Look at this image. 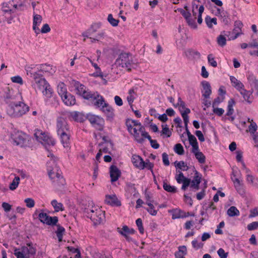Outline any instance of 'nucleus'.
Instances as JSON below:
<instances>
[{
	"label": "nucleus",
	"mask_w": 258,
	"mask_h": 258,
	"mask_svg": "<svg viewBox=\"0 0 258 258\" xmlns=\"http://www.w3.org/2000/svg\"><path fill=\"white\" fill-rule=\"evenodd\" d=\"M30 77L32 79L31 86L37 93L41 92L47 99L52 96V89L42 75L32 72L30 73ZM46 101L48 100L47 99Z\"/></svg>",
	"instance_id": "obj_1"
},
{
	"label": "nucleus",
	"mask_w": 258,
	"mask_h": 258,
	"mask_svg": "<svg viewBox=\"0 0 258 258\" xmlns=\"http://www.w3.org/2000/svg\"><path fill=\"white\" fill-rule=\"evenodd\" d=\"M29 110V107L23 101H11L7 108V114L13 117H19Z\"/></svg>",
	"instance_id": "obj_2"
},
{
	"label": "nucleus",
	"mask_w": 258,
	"mask_h": 258,
	"mask_svg": "<svg viewBox=\"0 0 258 258\" xmlns=\"http://www.w3.org/2000/svg\"><path fill=\"white\" fill-rule=\"evenodd\" d=\"M47 170L49 178L55 184L60 186L65 184L61 172L58 169L54 159H50L47 162Z\"/></svg>",
	"instance_id": "obj_3"
},
{
	"label": "nucleus",
	"mask_w": 258,
	"mask_h": 258,
	"mask_svg": "<svg viewBox=\"0 0 258 258\" xmlns=\"http://www.w3.org/2000/svg\"><path fill=\"white\" fill-rule=\"evenodd\" d=\"M204 11V7L203 5H201L199 8H198V5L195 4V3L192 4V13L193 14V16H195L194 19H192L191 18V16L188 18L186 20L188 25L192 28H197V25L195 22V20L197 18L196 15L197 14V12H198V22L199 24H201L202 23L203 19L202 18V15Z\"/></svg>",
	"instance_id": "obj_4"
},
{
	"label": "nucleus",
	"mask_w": 258,
	"mask_h": 258,
	"mask_svg": "<svg viewBox=\"0 0 258 258\" xmlns=\"http://www.w3.org/2000/svg\"><path fill=\"white\" fill-rule=\"evenodd\" d=\"M36 252V248L35 245L32 243H29L22 248L21 251L15 250L14 254L17 258H29L31 256H34Z\"/></svg>",
	"instance_id": "obj_5"
},
{
	"label": "nucleus",
	"mask_w": 258,
	"mask_h": 258,
	"mask_svg": "<svg viewBox=\"0 0 258 258\" xmlns=\"http://www.w3.org/2000/svg\"><path fill=\"white\" fill-rule=\"evenodd\" d=\"M132 63L131 55L127 53H121L115 61L116 66L126 69L128 71L131 70Z\"/></svg>",
	"instance_id": "obj_6"
},
{
	"label": "nucleus",
	"mask_w": 258,
	"mask_h": 258,
	"mask_svg": "<svg viewBox=\"0 0 258 258\" xmlns=\"http://www.w3.org/2000/svg\"><path fill=\"white\" fill-rule=\"evenodd\" d=\"M34 136L36 140L44 146H54L55 141L41 130H35Z\"/></svg>",
	"instance_id": "obj_7"
},
{
	"label": "nucleus",
	"mask_w": 258,
	"mask_h": 258,
	"mask_svg": "<svg viewBox=\"0 0 258 258\" xmlns=\"http://www.w3.org/2000/svg\"><path fill=\"white\" fill-rule=\"evenodd\" d=\"M75 87L77 94L85 99L88 100L90 98H94L95 95L97 96V94L93 93L92 92L86 90L85 86L79 82L76 83Z\"/></svg>",
	"instance_id": "obj_8"
},
{
	"label": "nucleus",
	"mask_w": 258,
	"mask_h": 258,
	"mask_svg": "<svg viewBox=\"0 0 258 258\" xmlns=\"http://www.w3.org/2000/svg\"><path fill=\"white\" fill-rule=\"evenodd\" d=\"M87 118L94 127L98 131H102L104 126V120L103 118L95 115H89Z\"/></svg>",
	"instance_id": "obj_9"
},
{
	"label": "nucleus",
	"mask_w": 258,
	"mask_h": 258,
	"mask_svg": "<svg viewBox=\"0 0 258 258\" xmlns=\"http://www.w3.org/2000/svg\"><path fill=\"white\" fill-rule=\"evenodd\" d=\"M95 211L91 215H88L95 225L100 224L104 221V213L100 209L95 208Z\"/></svg>",
	"instance_id": "obj_10"
},
{
	"label": "nucleus",
	"mask_w": 258,
	"mask_h": 258,
	"mask_svg": "<svg viewBox=\"0 0 258 258\" xmlns=\"http://www.w3.org/2000/svg\"><path fill=\"white\" fill-rule=\"evenodd\" d=\"M57 134H62L65 132H70L69 127L65 118L58 117L56 120Z\"/></svg>",
	"instance_id": "obj_11"
},
{
	"label": "nucleus",
	"mask_w": 258,
	"mask_h": 258,
	"mask_svg": "<svg viewBox=\"0 0 258 258\" xmlns=\"http://www.w3.org/2000/svg\"><path fill=\"white\" fill-rule=\"evenodd\" d=\"M38 218L41 222L48 225H56L58 222L57 217H50L43 212H41L38 215Z\"/></svg>",
	"instance_id": "obj_12"
},
{
	"label": "nucleus",
	"mask_w": 258,
	"mask_h": 258,
	"mask_svg": "<svg viewBox=\"0 0 258 258\" xmlns=\"http://www.w3.org/2000/svg\"><path fill=\"white\" fill-rule=\"evenodd\" d=\"M117 232L123 236L128 241H133V239L129 236L130 234H134L135 230L133 228H130L128 226L124 225L122 228H117Z\"/></svg>",
	"instance_id": "obj_13"
},
{
	"label": "nucleus",
	"mask_w": 258,
	"mask_h": 258,
	"mask_svg": "<svg viewBox=\"0 0 258 258\" xmlns=\"http://www.w3.org/2000/svg\"><path fill=\"white\" fill-rule=\"evenodd\" d=\"M17 145L21 147H25L29 146L28 137L25 134L19 135L14 140Z\"/></svg>",
	"instance_id": "obj_14"
},
{
	"label": "nucleus",
	"mask_w": 258,
	"mask_h": 258,
	"mask_svg": "<svg viewBox=\"0 0 258 258\" xmlns=\"http://www.w3.org/2000/svg\"><path fill=\"white\" fill-rule=\"evenodd\" d=\"M105 203L112 206L118 207L121 206V202L119 201L115 195H106L105 197Z\"/></svg>",
	"instance_id": "obj_15"
},
{
	"label": "nucleus",
	"mask_w": 258,
	"mask_h": 258,
	"mask_svg": "<svg viewBox=\"0 0 258 258\" xmlns=\"http://www.w3.org/2000/svg\"><path fill=\"white\" fill-rule=\"evenodd\" d=\"M42 21V18L41 16L35 14L33 16V29L35 33L37 34L40 32V30L39 28V26L41 23Z\"/></svg>",
	"instance_id": "obj_16"
},
{
	"label": "nucleus",
	"mask_w": 258,
	"mask_h": 258,
	"mask_svg": "<svg viewBox=\"0 0 258 258\" xmlns=\"http://www.w3.org/2000/svg\"><path fill=\"white\" fill-rule=\"evenodd\" d=\"M121 172L119 169L115 165H111L110 167V176L111 182L117 181L120 176Z\"/></svg>",
	"instance_id": "obj_17"
},
{
	"label": "nucleus",
	"mask_w": 258,
	"mask_h": 258,
	"mask_svg": "<svg viewBox=\"0 0 258 258\" xmlns=\"http://www.w3.org/2000/svg\"><path fill=\"white\" fill-rule=\"evenodd\" d=\"M203 86V90L202 91L203 96L205 99L210 98V96L212 93L211 87L209 82L207 81H203L202 83Z\"/></svg>",
	"instance_id": "obj_18"
},
{
	"label": "nucleus",
	"mask_w": 258,
	"mask_h": 258,
	"mask_svg": "<svg viewBox=\"0 0 258 258\" xmlns=\"http://www.w3.org/2000/svg\"><path fill=\"white\" fill-rule=\"evenodd\" d=\"M58 135L60 136V141L63 147L69 148L71 144L70 132H65Z\"/></svg>",
	"instance_id": "obj_19"
},
{
	"label": "nucleus",
	"mask_w": 258,
	"mask_h": 258,
	"mask_svg": "<svg viewBox=\"0 0 258 258\" xmlns=\"http://www.w3.org/2000/svg\"><path fill=\"white\" fill-rule=\"evenodd\" d=\"M132 161L135 166L140 169L145 168L144 161L139 156L134 155L132 158Z\"/></svg>",
	"instance_id": "obj_20"
},
{
	"label": "nucleus",
	"mask_w": 258,
	"mask_h": 258,
	"mask_svg": "<svg viewBox=\"0 0 258 258\" xmlns=\"http://www.w3.org/2000/svg\"><path fill=\"white\" fill-rule=\"evenodd\" d=\"M172 213V218L173 219L183 218L188 217L189 215V213H185L179 209H174L171 211Z\"/></svg>",
	"instance_id": "obj_21"
},
{
	"label": "nucleus",
	"mask_w": 258,
	"mask_h": 258,
	"mask_svg": "<svg viewBox=\"0 0 258 258\" xmlns=\"http://www.w3.org/2000/svg\"><path fill=\"white\" fill-rule=\"evenodd\" d=\"M238 91L240 92V93L242 96L245 101L249 104L252 102V99L251 96L253 92L252 90L247 91L243 88Z\"/></svg>",
	"instance_id": "obj_22"
},
{
	"label": "nucleus",
	"mask_w": 258,
	"mask_h": 258,
	"mask_svg": "<svg viewBox=\"0 0 258 258\" xmlns=\"http://www.w3.org/2000/svg\"><path fill=\"white\" fill-rule=\"evenodd\" d=\"M93 93L97 94V96L95 95L94 98H90L89 100L91 101L96 100L94 103V105L96 106L100 107L101 108L102 106H103L106 103L104 98L102 96L100 95L98 92H93Z\"/></svg>",
	"instance_id": "obj_23"
},
{
	"label": "nucleus",
	"mask_w": 258,
	"mask_h": 258,
	"mask_svg": "<svg viewBox=\"0 0 258 258\" xmlns=\"http://www.w3.org/2000/svg\"><path fill=\"white\" fill-rule=\"evenodd\" d=\"M61 100L63 102L68 106L73 105L76 103L75 97L70 93L67 94L64 97L61 98Z\"/></svg>",
	"instance_id": "obj_24"
},
{
	"label": "nucleus",
	"mask_w": 258,
	"mask_h": 258,
	"mask_svg": "<svg viewBox=\"0 0 258 258\" xmlns=\"http://www.w3.org/2000/svg\"><path fill=\"white\" fill-rule=\"evenodd\" d=\"M101 110L106 115L108 118H112L114 115V110L106 103L101 108Z\"/></svg>",
	"instance_id": "obj_25"
},
{
	"label": "nucleus",
	"mask_w": 258,
	"mask_h": 258,
	"mask_svg": "<svg viewBox=\"0 0 258 258\" xmlns=\"http://www.w3.org/2000/svg\"><path fill=\"white\" fill-rule=\"evenodd\" d=\"M201 176H200L199 172L196 171L195 175L193 180L190 182V187H192L197 190L199 188V184L201 182Z\"/></svg>",
	"instance_id": "obj_26"
},
{
	"label": "nucleus",
	"mask_w": 258,
	"mask_h": 258,
	"mask_svg": "<svg viewBox=\"0 0 258 258\" xmlns=\"http://www.w3.org/2000/svg\"><path fill=\"white\" fill-rule=\"evenodd\" d=\"M126 125L128 132H131L133 127L143 126L141 123L137 120L127 119L126 121Z\"/></svg>",
	"instance_id": "obj_27"
},
{
	"label": "nucleus",
	"mask_w": 258,
	"mask_h": 258,
	"mask_svg": "<svg viewBox=\"0 0 258 258\" xmlns=\"http://www.w3.org/2000/svg\"><path fill=\"white\" fill-rule=\"evenodd\" d=\"M57 92L61 98L68 94L66 85L62 82H59L57 85Z\"/></svg>",
	"instance_id": "obj_28"
},
{
	"label": "nucleus",
	"mask_w": 258,
	"mask_h": 258,
	"mask_svg": "<svg viewBox=\"0 0 258 258\" xmlns=\"http://www.w3.org/2000/svg\"><path fill=\"white\" fill-rule=\"evenodd\" d=\"M230 80L232 86L237 90H240L244 88V85L234 76H230Z\"/></svg>",
	"instance_id": "obj_29"
},
{
	"label": "nucleus",
	"mask_w": 258,
	"mask_h": 258,
	"mask_svg": "<svg viewBox=\"0 0 258 258\" xmlns=\"http://www.w3.org/2000/svg\"><path fill=\"white\" fill-rule=\"evenodd\" d=\"M187 253L186 247L185 246H180L178 247V251L175 253L176 258H184V255Z\"/></svg>",
	"instance_id": "obj_30"
},
{
	"label": "nucleus",
	"mask_w": 258,
	"mask_h": 258,
	"mask_svg": "<svg viewBox=\"0 0 258 258\" xmlns=\"http://www.w3.org/2000/svg\"><path fill=\"white\" fill-rule=\"evenodd\" d=\"M234 186L237 190V191L240 194L243 195L244 193V190L243 189V186L241 182L239 179L236 178L235 179L233 180Z\"/></svg>",
	"instance_id": "obj_31"
},
{
	"label": "nucleus",
	"mask_w": 258,
	"mask_h": 258,
	"mask_svg": "<svg viewBox=\"0 0 258 258\" xmlns=\"http://www.w3.org/2000/svg\"><path fill=\"white\" fill-rule=\"evenodd\" d=\"M51 204L55 212L62 211L64 210V207L61 203H58L56 200L51 201Z\"/></svg>",
	"instance_id": "obj_32"
},
{
	"label": "nucleus",
	"mask_w": 258,
	"mask_h": 258,
	"mask_svg": "<svg viewBox=\"0 0 258 258\" xmlns=\"http://www.w3.org/2000/svg\"><path fill=\"white\" fill-rule=\"evenodd\" d=\"M227 214L229 217L238 216L240 212L236 207L231 206L228 209Z\"/></svg>",
	"instance_id": "obj_33"
},
{
	"label": "nucleus",
	"mask_w": 258,
	"mask_h": 258,
	"mask_svg": "<svg viewBox=\"0 0 258 258\" xmlns=\"http://www.w3.org/2000/svg\"><path fill=\"white\" fill-rule=\"evenodd\" d=\"M190 113V109H186L185 110H181L180 113L183 118L184 123L185 124V127H187V124L189 121V117L188 114Z\"/></svg>",
	"instance_id": "obj_34"
},
{
	"label": "nucleus",
	"mask_w": 258,
	"mask_h": 258,
	"mask_svg": "<svg viewBox=\"0 0 258 258\" xmlns=\"http://www.w3.org/2000/svg\"><path fill=\"white\" fill-rule=\"evenodd\" d=\"M57 230L55 233L59 242L62 241V237L65 231V229L62 226L57 225Z\"/></svg>",
	"instance_id": "obj_35"
},
{
	"label": "nucleus",
	"mask_w": 258,
	"mask_h": 258,
	"mask_svg": "<svg viewBox=\"0 0 258 258\" xmlns=\"http://www.w3.org/2000/svg\"><path fill=\"white\" fill-rule=\"evenodd\" d=\"M132 135H133L136 140L138 143H142L144 141L143 137L141 136V132L139 131H137L135 133H133V130H132L131 132H129Z\"/></svg>",
	"instance_id": "obj_36"
},
{
	"label": "nucleus",
	"mask_w": 258,
	"mask_h": 258,
	"mask_svg": "<svg viewBox=\"0 0 258 258\" xmlns=\"http://www.w3.org/2000/svg\"><path fill=\"white\" fill-rule=\"evenodd\" d=\"M247 79L250 85L255 88H258V81L253 75H249Z\"/></svg>",
	"instance_id": "obj_37"
},
{
	"label": "nucleus",
	"mask_w": 258,
	"mask_h": 258,
	"mask_svg": "<svg viewBox=\"0 0 258 258\" xmlns=\"http://www.w3.org/2000/svg\"><path fill=\"white\" fill-rule=\"evenodd\" d=\"M12 3H14V1H10L8 3H4L3 4V11L6 13H11L12 12V10L11 9V8L12 6H11V4Z\"/></svg>",
	"instance_id": "obj_38"
},
{
	"label": "nucleus",
	"mask_w": 258,
	"mask_h": 258,
	"mask_svg": "<svg viewBox=\"0 0 258 258\" xmlns=\"http://www.w3.org/2000/svg\"><path fill=\"white\" fill-rule=\"evenodd\" d=\"M175 166L183 171H186L188 169L187 164L183 161L179 162L175 161L174 162Z\"/></svg>",
	"instance_id": "obj_39"
},
{
	"label": "nucleus",
	"mask_w": 258,
	"mask_h": 258,
	"mask_svg": "<svg viewBox=\"0 0 258 258\" xmlns=\"http://www.w3.org/2000/svg\"><path fill=\"white\" fill-rule=\"evenodd\" d=\"M186 55L189 57H192L195 58H199L200 57V53L197 51L191 49H188L185 52Z\"/></svg>",
	"instance_id": "obj_40"
},
{
	"label": "nucleus",
	"mask_w": 258,
	"mask_h": 258,
	"mask_svg": "<svg viewBox=\"0 0 258 258\" xmlns=\"http://www.w3.org/2000/svg\"><path fill=\"white\" fill-rule=\"evenodd\" d=\"M235 101L233 99H231L229 100L228 104V110L226 113L227 115L230 116L233 113L234 109L233 107Z\"/></svg>",
	"instance_id": "obj_41"
},
{
	"label": "nucleus",
	"mask_w": 258,
	"mask_h": 258,
	"mask_svg": "<svg viewBox=\"0 0 258 258\" xmlns=\"http://www.w3.org/2000/svg\"><path fill=\"white\" fill-rule=\"evenodd\" d=\"M20 179L19 176H16L10 184V189L12 190L16 189L20 183Z\"/></svg>",
	"instance_id": "obj_42"
},
{
	"label": "nucleus",
	"mask_w": 258,
	"mask_h": 258,
	"mask_svg": "<svg viewBox=\"0 0 258 258\" xmlns=\"http://www.w3.org/2000/svg\"><path fill=\"white\" fill-rule=\"evenodd\" d=\"M40 71L42 72H48L50 73H52L54 72L52 66L46 64H41L40 67Z\"/></svg>",
	"instance_id": "obj_43"
},
{
	"label": "nucleus",
	"mask_w": 258,
	"mask_h": 258,
	"mask_svg": "<svg viewBox=\"0 0 258 258\" xmlns=\"http://www.w3.org/2000/svg\"><path fill=\"white\" fill-rule=\"evenodd\" d=\"M146 136L145 138H147L149 140L150 142L151 147L155 149L159 148V144L157 143L156 140H154L151 139V136L148 134H145Z\"/></svg>",
	"instance_id": "obj_44"
},
{
	"label": "nucleus",
	"mask_w": 258,
	"mask_h": 258,
	"mask_svg": "<svg viewBox=\"0 0 258 258\" xmlns=\"http://www.w3.org/2000/svg\"><path fill=\"white\" fill-rule=\"evenodd\" d=\"M205 22L209 28H212L213 24H217V19L216 18H211L209 16H207L205 18Z\"/></svg>",
	"instance_id": "obj_45"
},
{
	"label": "nucleus",
	"mask_w": 258,
	"mask_h": 258,
	"mask_svg": "<svg viewBox=\"0 0 258 258\" xmlns=\"http://www.w3.org/2000/svg\"><path fill=\"white\" fill-rule=\"evenodd\" d=\"M147 205L149 206L148 208L146 209V210L152 216H156L157 214V210L155 209L154 206L153 204L150 202H148Z\"/></svg>",
	"instance_id": "obj_46"
},
{
	"label": "nucleus",
	"mask_w": 258,
	"mask_h": 258,
	"mask_svg": "<svg viewBox=\"0 0 258 258\" xmlns=\"http://www.w3.org/2000/svg\"><path fill=\"white\" fill-rule=\"evenodd\" d=\"M163 188L168 192L174 193L176 191V188L174 186H171L166 182L163 183Z\"/></svg>",
	"instance_id": "obj_47"
},
{
	"label": "nucleus",
	"mask_w": 258,
	"mask_h": 258,
	"mask_svg": "<svg viewBox=\"0 0 258 258\" xmlns=\"http://www.w3.org/2000/svg\"><path fill=\"white\" fill-rule=\"evenodd\" d=\"M195 155L196 158L200 163H204L206 160V157L201 152H197Z\"/></svg>",
	"instance_id": "obj_48"
},
{
	"label": "nucleus",
	"mask_w": 258,
	"mask_h": 258,
	"mask_svg": "<svg viewBox=\"0 0 258 258\" xmlns=\"http://www.w3.org/2000/svg\"><path fill=\"white\" fill-rule=\"evenodd\" d=\"M174 152L178 155H182L184 153V149L180 144H176L174 147Z\"/></svg>",
	"instance_id": "obj_49"
},
{
	"label": "nucleus",
	"mask_w": 258,
	"mask_h": 258,
	"mask_svg": "<svg viewBox=\"0 0 258 258\" xmlns=\"http://www.w3.org/2000/svg\"><path fill=\"white\" fill-rule=\"evenodd\" d=\"M108 21L112 26H117L119 23V21L118 20L115 19L113 18V16L111 14H109L107 18Z\"/></svg>",
	"instance_id": "obj_50"
},
{
	"label": "nucleus",
	"mask_w": 258,
	"mask_h": 258,
	"mask_svg": "<svg viewBox=\"0 0 258 258\" xmlns=\"http://www.w3.org/2000/svg\"><path fill=\"white\" fill-rule=\"evenodd\" d=\"M108 144L106 143H100L99 146L100 147L99 150L101 151L102 153H109V148H108Z\"/></svg>",
	"instance_id": "obj_51"
},
{
	"label": "nucleus",
	"mask_w": 258,
	"mask_h": 258,
	"mask_svg": "<svg viewBox=\"0 0 258 258\" xmlns=\"http://www.w3.org/2000/svg\"><path fill=\"white\" fill-rule=\"evenodd\" d=\"M208 60L210 65L213 67H216L217 66V62L215 60L213 54H210L208 56Z\"/></svg>",
	"instance_id": "obj_52"
},
{
	"label": "nucleus",
	"mask_w": 258,
	"mask_h": 258,
	"mask_svg": "<svg viewBox=\"0 0 258 258\" xmlns=\"http://www.w3.org/2000/svg\"><path fill=\"white\" fill-rule=\"evenodd\" d=\"M217 42L220 46L223 47L226 44V38L223 35H220L217 38Z\"/></svg>",
	"instance_id": "obj_53"
},
{
	"label": "nucleus",
	"mask_w": 258,
	"mask_h": 258,
	"mask_svg": "<svg viewBox=\"0 0 258 258\" xmlns=\"http://www.w3.org/2000/svg\"><path fill=\"white\" fill-rule=\"evenodd\" d=\"M136 222L137 226L138 227V229H139V230L140 231V233L141 234H143L144 233V227L143 226V223H142V219L141 218H138V219H137Z\"/></svg>",
	"instance_id": "obj_54"
},
{
	"label": "nucleus",
	"mask_w": 258,
	"mask_h": 258,
	"mask_svg": "<svg viewBox=\"0 0 258 258\" xmlns=\"http://www.w3.org/2000/svg\"><path fill=\"white\" fill-rule=\"evenodd\" d=\"M190 182V179L186 177L184 178V179L182 180L181 182V183H182L181 189L185 190L187 188V187L189 185Z\"/></svg>",
	"instance_id": "obj_55"
},
{
	"label": "nucleus",
	"mask_w": 258,
	"mask_h": 258,
	"mask_svg": "<svg viewBox=\"0 0 258 258\" xmlns=\"http://www.w3.org/2000/svg\"><path fill=\"white\" fill-rule=\"evenodd\" d=\"M95 207H93V206H91V207L88 206L87 208H85L84 213L87 217L88 218V215H91V214L93 213V212L95 211Z\"/></svg>",
	"instance_id": "obj_56"
},
{
	"label": "nucleus",
	"mask_w": 258,
	"mask_h": 258,
	"mask_svg": "<svg viewBox=\"0 0 258 258\" xmlns=\"http://www.w3.org/2000/svg\"><path fill=\"white\" fill-rule=\"evenodd\" d=\"M137 131L141 132V136L143 137L144 138H145L146 136L145 134H148L147 132H145V128L143 126L133 127V133H135Z\"/></svg>",
	"instance_id": "obj_57"
},
{
	"label": "nucleus",
	"mask_w": 258,
	"mask_h": 258,
	"mask_svg": "<svg viewBox=\"0 0 258 258\" xmlns=\"http://www.w3.org/2000/svg\"><path fill=\"white\" fill-rule=\"evenodd\" d=\"M144 166H145V168H148V169L149 170H151V172H152V173L154 176V180H155V174L153 172V171L152 170L153 167H154V164L150 162L149 160L148 161V162H144Z\"/></svg>",
	"instance_id": "obj_58"
},
{
	"label": "nucleus",
	"mask_w": 258,
	"mask_h": 258,
	"mask_svg": "<svg viewBox=\"0 0 258 258\" xmlns=\"http://www.w3.org/2000/svg\"><path fill=\"white\" fill-rule=\"evenodd\" d=\"M26 206L28 208H33L35 205V201L32 198H27L24 200Z\"/></svg>",
	"instance_id": "obj_59"
},
{
	"label": "nucleus",
	"mask_w": 258,
	"mask_h": 258,
	"mask_svg": "<svg viewBox=\"0 0 258 258\" xmlns=\"http://www.w3.org/2000/svg\"><path fill=\"white\" fill-rule=\"evenodd\" d=\"M162 134L167 135V137H170L171 135V132L169 131V127L167 124L162 125Z\"/></svg>",
	"instance_id": "obj_60"
},
{
	"label": "nucleus",
	"mask_w": 258,
	"mask_h": 258,
	"mask_svg": "<svg viewBox=\"0 0 258 258\" xmlns=\"http://www.w3.org/2000/svg\"><path fill=\"white\" fill-rule=\"evenodd\" d=\"M257 126L254 122H251L248 126L249 131L250 134H254L257 130Z\"/></svg>",
	"instance_id": "obj_61"
},
{
	"label": "nucleus",
	"mask_w": 258,
	"mask_h": 258,
	"mask_svg": "<svg viewBox=\"0 0 258 258\" xmlns=\"http://www.w3.org/2000/svg\"><path fill=\"white\" fill-rule=\"evenodd\" d=\"M100 26H101L100 23H96L93 24L91 26L90 29H89L90 33H93L96 32L97 31V30L100 28Z\"/></svg>",
	"instance_id": "obj_62"
},
{
	"label": "nucleus",
	"mask_w": 258,
	"mask_h": 258,
	"mask_svg": "<svg viewBox=\"0 0 258 258\" xmlns=\"http://www.w3.org/2000/svg\"><path fill=\"white\" fill-rule=\"evenodd\" d=\"M223 19V21L225 24H227L229 22V15L228 13L222 10L221 15L220 16Z\"/></svg>",
	"instance_id": "obj_63"
},
{
	"label": "nucleus",
	"mask_w": 258,
	"mask_h": 258,
	"mask_svg": "<svg viewBox=\"0 0 258 258\" xmlns=\"http://www.w3.org/2000/svg\"><path fill=\"white\" fill-rule=\"evenodd\" d=\"M11 80L13 83H18L20 85H22L23 84L22 78L19 76L12 77Z\"/></svg>",
	"instance_id": "obj_64"
}]
</instances>
